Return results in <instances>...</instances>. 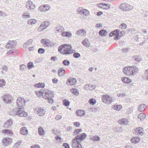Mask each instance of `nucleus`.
Here are the masks:
<instances>
[{
    "mask_svg": "<svg viewBox=\"0 0 148 148\" xmlns=\"http://www.w3.org/2000/svg\"><path fill=\"white\" fill-rule=\"evenodd\" d=\"M71 45L65 44L61 45L58 49L59 52L61 54L64 55L73 53L75 52V50L71 49Z\"/></svg>",
    "mask_w": 148,
    "mask_h": 148,
    "instance_id": "obj_1",
    "label": "nucleus"
},
{
    "mask_svg": "<svg viewBox=\"0 0 148 148\" xmlns=\"http://www.w3.org/2000/svg\"><path fill=\"white\" fill-rule=\"evenodd\" d=\"M86 136L87 135L85 133H83L80 136H76L73 140V148H82V146L80 143V142L83 140Z\"/></svg>",
    "mask_w": 148,
    "mask_h": 148,
    "instance_id": "obj_2",
    "label": "nucleus"
},
{
    "mask_svg": "<svg viewBox=\"0 0 148 148\" xmlns=\"http://www.w3.org/2000/svg\"><path fill=\"white\" fill-rule=\"evenodd\" d=\"M138 71V69L135 66L124 67L123 70L124 73L128 76L135 75Z\"/></svg>",
    "mask_w": 148,
    "mask_h": 148,
    "instance_id": "obj_3",
    "label": "nucleus"
},
{
    "mask_svg": "<svg viewBox=\"0 0 148 148\" xmlns=\"http://www.w3.org/2000/svg\"><path fill=\"white\" fill-rule=\"evenodd\" d=\"M54 93L51 91L47 90L43 95V98L45 99L48 100L49 103H52L53 102V100L52 99L54 97Z\"/></svg>",
    "mask_w": 148,
    "mask_h": 148,
    "instance_id": "obj_4",
    "label": "nucleus"
},
{
    "mask_svg": "<svg viewBox=\"0 0 148 148\" xmlns=\"http://www.w3.org/2000/svg\"><path fill=\"white\" fill-rule=\"evenodd\" d=\"M11 113L12 115H17L21 117H26L28 114L24 111L20 109L17 110L16 108L12 110Z\"/></svg>",
    "mask_w": 148,
    "mask_h": 148,
    "instance_id": "obj_5",
    "label": "nucleus"
},
{
    "mask_svg": "<svg viewBox=\"0 0 148 148\" xmlns=\"http://www.w3.org/2000/svg\"><path fill=\"white\" fill-rule=\"evenodd\" d=\"M102 102L108 104H110L113 101L112 97L108 95H104L101 97Z\"/></svg>",
    "mask_w": 148,
    "mask_h": 148,
    "instance_id": "obj_6",
    "label": "nucleus"
},
{
    "mask_svg": "<svg viewBox=\"0 0 148 148\" xmlns=\"http://www.w3.org/2000/svg\"><path fill=\"white\" fill-rule=\"evenodd\" d=\"M25 100L23 98L18 97L16 101L17 106L18 107V109L22 110V108L25 105Z\"/></svg>",
    "mask_w": 148,
    "mask_h": 148,
    "instance_id": "obj_7",
    "label": "nucleus"
},
{
    "mask_svg": "<svg viewBox=\"0 0 148 148\" xmlns=\"http://www.w3.org/2000/svg\"><path fill=\"white\" fill-rule=\"evenodd\" d=\"M119 8L124 11H129L133 9V6L127 3H122L119 6Z\"/></svg>",
    "mask_w": 148,
    "mask_h": 148,
    "instance_id": "obj_8",
    "label": "nucleus"
},
{
    "mask_svg": "<svg viewBox=\"0 0 148 148\" xmlns=\"http://www.w3.org/2000/svg\"><path fill=\"white\" fill-rule=\"evenodd\" d=\"M77 12L79 14H83L86 16H88L90 14V12L88 10L82 7L78 8L77 10Z\"/></svg>",
    "mask_w": 148,
    "mask_h": 148,
    "instance_id": "obj_9",
    "label": "nucleus"
},
{
    "mask_svg": "<svg viewBox=\"0 0 148 148\" xmlns=\"http://www.w3.org/2000/svg\"><path fill=\"white\" fill-rule=\"evenodd\" d=\"M4 102L6 103L10 104L12 103V97L9 94H6L2 97Z\"/></svg>",
    "mask_w": 148,
    "mask_h": 148,
    "instance_id": "obj_10",
    "label": "nucleus"
},
{
    "mask_svg": "<svg viewBox=\"0 0 148 148\" xmlns=\"http://www.w3.org/2000/svg\"><path fill=\"white\" fill-rule=\"evenodd\" d=\"M50 23L49 21H46L43 23L38 29V32H41L45 29L49 25Z\"/></svg>",
    "mask_w": 148,
    "mask_h": 148,
    "instance_id": "obj_11",
    "label": "nucleus"
},
{
    "mask_svg": "<svg viewBox=\"0 0 148 148\" xmlns=\"http://www.w3.org/2000/svg\"><path fill=\"white\" fill-rule=\"evenodd\" d=\"M119 34L120 33L119 31H118L117 30H116L111 32L109 34V36H115L114 37V39L115 40H118L121 37Z\"/></svg>",
    "mask_w": 148,
    "mask_h": 148,
    "instance_id": "obj_12",
    "label": "nucleus"
},
{
    "mask_svg": "<svg viewBox=\"0 0 148 148\" xmlns=\"http://www.w3.org/2000/svg\"><path fill=\"white\" fill-rule=\"evenodd\" d=\"M50 8L51 7L49 5L45 4L40 6L38 10L40 12H46L49 10Z\"/></svg>",
    "mask_w": 148,
    "mask_h": 148,
    "instance_id": "obj_13",
    "label": "nucleus"
},
{
    "mask_svg": "<svg viewBox=\"0 0 148 148\" xmlns=\"http://www.w3.org/2000/svg\"><path fill=\"white\" fill-rule=\"evenodd\" d=\"M16 43L14 41H9L5 46L7 49L14 48L16 47Z\"/></svg>",
    "mask_w": 148,
    "mask_h": 148,
    "instance_id": "obj_14",
    "label": "nucleus"
},
{
    "mask_svg": "<svg viewBox=\"0 0 148 148\" xmlns=\"http://www.w3.org/2000/svg\"><path fill=\"white\" fill-rule=\"evenodd\" d=\"M26 6L28 10H33L36 8L35 5L30 1H29L26 2Z\"/></svg>",
    "mask_w": 148,
    "mask_h": 148,
    "instance_id": "obj_15",
    "label": "nucleus"
},
{
    "mask_svg": "<svg viewBox=\"0 0 148 148\" xmlns=\"http://www.w3.org/2000/svg\"><path fill=\"white\" fill-rule=\"evenodd\" d=\"M12 141L11 138L6 137L3 139L2 140V143L4 145H7L10 144Z\"/></svg>",
    "mask_w": 148,
    "mask_h": 148,
    "instance_id": "obj_16",
    "label": "nucleus"
},
{
    "mask_svg": "<svg viewBox=\"0 0 148 148\" xmlns=\"http://www.w3.org/2000/svg\"><path fill=\"white\" fill-rule=\"evenodd\" d=\"M134 133L139 135L142 136L143 134L144 131L143 128L142 127H137L134 130Z\"/></svg>",
    "mask_w": 148,
    "mask_h": 148,
    "instance_id": "obj_17",
    "label": "nucleus"
},
{
    "mask_svg": "<svg viewBox=\"0 0 148 148\" xmlns=\"http://www.w3.org/2000/svg\"><path fill=\"white\" fill-rule=\"evenodd\" d=\"M76 79L74 78H70L66 82V84L69 85H75L76 83Z\"/></svg>",
    "mask_w": 148,
    "mask_h": 148,
    "instance_id": "obj_18",
    "label": "nucleus"
},
{
    "mask_svg": "<svg viewBox=\"0 0 148 148\" xmlns=\"http://www.w3.org/2000/svg\"><path fill=\"white\" fill-rule=\"evenodd\" d=\"M12 120L11 119H9L5 123L3 127L5 128H9L12 125Z\"/></svg>",
    "mask_w": 148,
    "mask_h": 148,
    "instance_id": "obj_19",
    "label": "nucleus"
},
{
    "mask_svg": "<svg viewBox=\"0 0 148 148\" xmlns=\"http://www.w3.org/2000/svg\"><path fill=\"white\" fill-rule=\"evenodd\" d=\"M76 33L78 35L82 36H85L86 34V31L84 29H79L77 31Z\"/></svg>",
    "mask_w": 148,
    "mask_h": 148,
    "instance_id": "obj_20",
    "label": "nucleus"
},
{
    "mask_svg": "<svg viewBox=\"0 0 148 148\" xmlns=\"http://www.w3.org/2000/svg\"><path fill=\"white\" fill-rule=\"evenodd\" d=\"M118 122L121 125H126L129 123V121L127 119L123 118L119 119Z\"/></svg>",
    "mask_w": 148,
    "mask_h": 148,
    "instance_id": "obj_21",
    "label": "nucleus"
},
{
    "mask_svg": "<svg viewBox=\"0 0 148 148\" xmlns=\"http://www.w3.org/2000/svg\"><path fill=\"white\" fill-rule=\"evenodd\" d=\"M96 86L90 84H87L85 85L84 88L86 90H92L94 89Z\"/></svg>",
    "mask_w": 148,
    "mask_h": 148,
    "instance_id": "obj_22",
    "label": "nucleus"
},
{
    "mask_svg": "<svg viewBox=\"0 0 148 148\" xmlns=\"http://www.w3.org/2000/svg\"><path fill=\"white\" fill-rule=\"evenodd\" d=\"M121 80L123 83L126 84H129L132 81L131 79L127 77H121Z\"/></svg>",
    "mask_w": 148,
    "mask_h": 148,
    "instance_id": "obj_23",
    "label": "nucleus"
},
{
    "mask_svg": "<svg viewBox=\"0 0 148 148\" xmlns=\"http://www.w3.org/2000/svg\"><path fill=\"white\" fill-rule=\"evenodd\" d=\"M76 114L78 116L82 117L85 115V112L84 110H78L76 112Z\"/></svg>",
    "mask_w": 148,
    "mask_h": 148,
    "instance_id": "obj_24",
    "label": "nucleus"
},
{
    "mask_svg": "<svg viewBox=\"0 0 148 148\" xmlns=\"http://www.w3.org/2000/svg\"><path fill=\"white\" fill-rule=\"evenodd\" d=\"M45 111L43 108H40L38 110L37 114L39 116H42L45 114Z\"/></svg>",
    "mask_w": 148,
    "mask_h": 148,
    "instance_id": "obj_25",
    "label": "nucleus"
},
{
    "mask_svg": "<svg viewBox=\"0 0 148 148\" xmlns=\"http://www.w3.org/2000/svg\"><path fill=\"white\" fill-rule=\"evenodd\" d=\"M43 90V89L42 88L40 89V90L36 91V94L38 96L40 97L41 96H42L43 97V95L44 94V91Z\"/></svg>",
    "mask_w": 148,
    "mask_h": 148,
    "instance_id": "obj_26",
    "label": "nucleus"
},
{
    "mask_svg": "<svg viewBox=\"0 0 148 148\" xmlns=\"http://www.w3.org/2000/svg\"><path fill=\"white\" fill-rule=\"evenodd\" d=\"M62 35L64 37H70L72 35V34L68 32H63L62 34Z\"/></svg>",
    "mask_w": 148,
    "mask_h": 148,
    "instance_id": "obj_27",
    "label": "nucleus"
},
{
    "mask_svg": "<svg viewBox=\"0 0 148 148\" xmlns=\"http://www.w3.org/2000/svg\"><path fill=\"white\" fill-rule=\"evenodd\" d=\"M140 138L138 137H133L131 140V142L134 144H136L140 141Z\"/></svg>",
    "mask_w": 148,
    "mask_h": 148,
    "instance_id": "obj_28",
    "label": "nucleus"
},
{
    "mask_svg": "<svg viewBox=\"0 0 148 148\" xmlns=\"http://www.w3.org/2000/svg\"><path fill=\"white\" fill-rule=\"evenodd\" d=\"M20 133L21 134L25 135H26L28 133V131L27 130L26 127H23L21 128L20 130Z\"/></svg>",
    "mask_w": 148,
    "mask_h": 148,
    "instance_id": "obj_29",
    "label": "nucleus"
},
{
    "mask_svg": "<svg viewBox=\"0 0 148 148\" xmlns=\"http://www.w3.org/2000/svg\"><path fill=\"white\" fill-rule=\"evenodd\" d=\"M82 43L86 47H89L90 46L89 41L87 39H86L83 40Z\"/></svg>",
    "mask_w": 148,
    "mask_h": 148,
    "instance_id": "obj_30",
    "label": "nucleus"
},
{
    "mask_svg": "<svg viewBox=\"0 0 148 148\" xmlns=\"http://www.w3.org/2000/svg\"><path fill=\"white\" fill-rule=\"evenodd\" d=\"M90 139L94 142L98 141L100 140V137L97 136H91Z\"/></svg>",
    "mask_w": 148,
    "mask_h": 148,
    "instance_id": "obj_31",
    "label": "nucleus"
},
{
    "mask_svg": "<svg viewBox=\"0 0 148 148\" xmlns=\"http://www.w3.org/2000/svg\"><path fill=\"white\" fill-rule=\"evenodd\" d=\"M146 108V106L144 104H142L138 106V110L139 111L142 112L144 111Z\"/></svg>",
    "mask_w": 148,
    "mask_h": 148,
    "instance_id": "obj_32",
    "label": "nucleus"
},
{
    "mask_svg": "<svg viewBox=\"0 0 148 148\" xmlns=\"http://www.w3.org/2000/svg\"><path fill=\"white\" fill-rule=\"evenodd\" d=\"M65 70L62 68L59 69L58 71V73L59 76L62 77L65 74Z\"/></svg>",
    "mask_w": 148,
    "mask_h": 148,
    "instance_id": "obj_33",
    "label": "nucleus"
},
{
    "mask_svg": "<svg viewBox=\"0 0 148 148\" xmlns=\"http://www.w3.org/2000/svg\"><path fill=\"white\" fill-rule=\"evenodd\" d=\"M146 117V115L143 113H140L138 116V118L140 121H143Z\"/></svg>",
    "mask_w": 148,
    "mask_h": 148,
    "instance_id": "obj_34",
    "label": "nucleus"
},
{
    "mask_svg": "<svg viewBox=\"0 0 148 148\" xmlns=\"http://www.w3.org/2000/svg\"><path fill=\"white\" fill-rule=\"evenodd\" d=\"M37 21L34 19H30L27 21V23L29 25H32L36 23Z\"/></svg>",
    "mask_w": 148,
    "mask_h": 148,
    "instance_id": "obj_35",
    "label": "nucleus"
},
{
    "mask_svg": "<svg viewBox=\"0 0 148 148\" xmlns=\"http://www.w3.org/2000/svg\"><path fill=\"white\" fill-rule=\"evenodd\" d=\"M2 132L3 133L7 134L12 135V132L11 130L8 129L3 130Z\"/></svg>",
    "mask_w": 148,
    "mask_h": 148,
    "instance_id": "obj_36",
    "label": "nucleus"
},
{
    "mask_svg": "<svg viewBox=\"0 0 148 148\" xmlns=\"http://www.w3.org/2000/svg\"><path fill=\"white\" fill-rule=\"evenodd\" d=\"M30 17V14L27 12H25L23 14L22 18L23 19H27Z\"/></svg>",
    "mask_w": 148,
    "mask_h": 148,
    "instance_id": "obj_37",
    "label": "nucleus"
},
{
    "mask_svg": "<svg viewBox=\"0 0 148 148\" xmlns=\"http://www.w3.org/2000/svg\"><path fill=\"white\" fill-rule=\"evenodd\" d=\"M71 92L74 93L76 95H77L79 94V90L77 89L74 88L71 89Z\"/></svg>",
    "mask_w": 148,
    "mask_h": 148,
    "instance_id": "obj_38",
    "label": "nucleus"
},
{
    "mask_svg": "<svg viewBox=\"0 0 148 148\" xmlns=\"http://www.w3.org/2000/svg\"><path fill=\"white\" fill-rule=\"evenodd\" d=\"M38 131L39 134L40 136L44 135V130L43 129L41 126H40L38 128Z\"/></svg>",
    "mask_w": 148,
    "mask_h": 148,
    "instance_id": "obj_39",
    "label": "nucleus"
},
{
    "mask_svg": "<svg viewBox=\"0 0 148 148\" xmlns=\"http://www.w3.org/2000/svg\"><path fill=\"white\" fill-rule=\"evenodd\" d=\"M64 29V28L61 26H57L56 28V31L59 33L63 31Z\"/></svg>",
    "mask_w": 148,
    "mask_h": 148,
    "instance_id": "obj_40",
    "label": "nucleus"
},
{
    "mask_svg": "<svg viewBox=\"0 0 148 148\" xmlns=\"http://www.w3.org/2000/svg\"><path fill=\"white\" fill-rule=\"evenodd\" d=\"M112 108L113 109L117 111H119L122 108V107L120 105L114 106Z\"/></svg>",
    "mask_w": 148,
    "mask_h": 148,
    "instance_id": "obj_41",
    "label": "nucleus"
},
{
    "mask_svg": "<svg viewBox=\"0 0 148 148\" xmlns=\"http://www.w3.org/2000/svg\"><path fill=\"white\" fill-rule=\"evenodd\" d=\"M106 31L104 29H102L99 32V34L101 36H105L107 33Z\"/></svg>",
    "mask_w": 148,
    "mask_h": 148,
    "instance_id": "obj_42",
    "label": "nucleus"
},
{
    "mask_svg": "<svg viewBox=\"0 0 148 148\" xmlns=\"http://www.w3.org/2000/svg\"><path fill=\"white\" fill-rule=\"evenodd\" d=\"M133 59L137 62H140L142 60V59L140 58V56H134Z\"/></svg>",
    "mask_w": 148,
    "mask_h": 148,
    "instance_id": "obj_43",
    "label": "nucleus"
},
{
    "mask_svg": "<svg viewBox=\"0 0 148 148\" xmlns=\"http://www.w3.org/2000/svg\"><path fill=\"white\" fill-rule=\"evenodd\" d=\"M6 82L3 79H0V87L2 88L5 85Z\"/></svg>",
    "mask_w": 148,
    "mask_h": 148,
    "instance_id": "obj_44",
    "label": "nucleus"
},
{
    "mask_svg": "<svg viewBox=\"0 0 148 148\" xmlns=\"http://www.w3.org/2000/svg\"><path fill=\"white\" fill-rule=\"evenodd\" d=\"M22 142L21 140H19L17 143L15 144L14 146V148H18L19 147L20 143H21Z\"/></svg>",
    "mask_w": 148,
    "mask_h": 148,
    "instance_id": "obj_45",
    "label": "nucleus"
},
{
    "mask_svg": "<svg viewBox=\"0 0 148 148\" xmlns=\"http://www.w3.org/2000/svg\"><path fill=\"white\" fill-rule=\"evenodd\" d=\"M45 86V84L44 83H39L36 84V87L44 88Z\"/></svg>",
    "mask_w": 148,
    "mask_h": 148,
    "instance_id": "obj_46",
    "label": "nucleus"
},
{
    "mask_svg": "<svg viewBox=\"0 0 148 148\" xmlns=\"http://www.w3.org/2000/svg\"><path fill=\"white\" fill-rule=\"evenodd\" d=\"M20 70L21 71H25L27 69L26 66L24 64H22L20 65Z\"/></svg>",
    "mask_w": 148,
    "mask_h": 148,
    "instance_id": "obj_47",
    "label": "nucleus"
},
{
    "mask_svg": "<svg viewBox=\"0 0 148 148\" xmlns=\"http://www.w3.org/2000/svg\"><path fill=\"white\" fill-rule=\"evenodd\" d=\"M89 103L91 105H94L95 104L96 101L95 99L92 98L89 100Z\"/></svg>",
    "mask_w": 148,
    "mask_h": 148,
    "instance_id": "obj_48",
    "label": "nucleus"
},
{
    "mask_svg": "<svg viewBox=\"0 0 148 148\" xmlns=\"http://www.w3.org/2000/svg\"><path fill=\"white\" fill-rule=\"evenodd\" d=\"M127 25L125 23H122L119 26V27L122 29H125L127 27Z\"/></svg>",
    "mask_w": 148,
    "mask_h": 148,
    "instance_id": "obj_49",
    "label": "nucleus"
},
{
    "mask_svg": "<svg viewBox=\"0 0 148 148\" xmlns=\"http://www.w3.org/2000/svg\"><path fill=\"white\" fill-rule=\"evenodd\" d=\"M27 68L29 69H30L34 67L33 64L31 62H29L27 63Z\"/></svg>",
    "mask_w": 148,
    "mask_h": 148,
    "instance_id": "obj_50",
    "label": "nucleus"
},
{
    "mask_svg": "<svg viewBox=\"0 0 148 148\" xmlns=\"http://www.w3.org/2000/svg\"><path fill=\"white\" fill-rule=\"evenodd\" d=\"M62 64L65 66H68L70 64V62L67 60H64L63 61Z\"/></svg>",
    "mask_w": 148,
    "mask_h": 148,
    "instance_id": "obj_51",
    "label": "nucleus"
},
{
    "mask_svg": "<svg viewBox=\"0 0 148 148\" xmlns=\"http://www.w3.org/2000/svg\"><path fill=\"white\" fill-rule=\"evenodd\" d=\"M42 43L44 44L45 45H47L48 43V42L47 41L46 39H43L41 40Z\"/></svg>",
    "mask_w": 148,
    "mask_h": 148,
    "instance_id": "obj_52",
    "label": "nucleus"
},
{
    "mask_svg": "<svg viewBox=\"0 0 148 148\" xmlns=\"http://www.w3.org/2000/svg\"><path fill=\"white\" fill-rule=\"evenodd\" d=\"M80 56V54L77 52H75L74 53V54L73 55V56L74 57L76 58H78Z\"/></svg>",
    "mask_w": 148,
    "mask_h": 148,
    "instance_id": "obj_53",
    "label": "nucleus"
},
{
    "mask_svg": "<svg viewBox=\"0 0 148 148\" xmlns=\"http://www.w3.org/2000/svg\"><path fill=\"white\" fill-rule=\"evenodd\" d=\"M33 40L32 39H30L28 40L27 42H26L25 44H24V45H29L30 44H31Z\"/></svg>",
    "mask_w": 148,
    "mask_h": 148,
    "instance_id": "obj_54",
    "label": "nucleus"
},
{
    "mask_svg": "<svg viewBox=\"0 0 148 148\" xmlns=\"http://www.w3.org/2000/svg\"><path fill=\"white\" fill-rule=\"evenodd\" d=\"M64 105L66 106H68L70 104V102L67 100H65L63 101Z\"/></svg>",
    "mask_w": 148,
    "mask_h": 148,
    "instance_id": "obj_55",
    "label": "nucleus"
},
{
    "mask_svg": "<svg viewBox=\"0 0 148 148\" xmlns=\"http://www.w3.org/2000/svg\"><path fill=\"white\" fill-rule=\"evenodd\" d=\"M130 49L127 48H123L121 49V51L123 53H127L129 51H130Z\"/></svg>",
    "mask_w": 148,
    "mask_h": 148,
    "instance_id": "obj_56",
    "label": "nucleus"
},
{
    "mask_svg": "<svg viewBox=\"0 0 148 148\" xmlns=\"http://www.w3.org/2000/svg\"><path fill=\"white\" fill-rule=\"evenodd\" d=\"M133 108L132 107H130L128 108L127 110V113H128V114L130 113H131L133 111Z\"/></svg>",
    "mask_w": 148,
    "mask_h": 148,
    "instance_id": "obj_57",
    "label": "nucleus"
},
{
    "mask_svg": "<svg viewBox=\"0 0 148 148\" xmlns=\"http://www.w3.org/2000/svg\"><path fill=\"white\" fill-rule=\"evenodd\" d=\"M45 51V50L43 49L40 48L38 49V52L39 53L42 54Z\"/></svg>",
    "mask_w": 148,
    "mask_h": 148,
    "instance_id": "obj_58",
    "label": "nucleus"
},
{
    "mask_svg": "<svg viewBox=\"0 0 148 148\" xmlns=\"http://www.w3.org/2000/svg\"><path fill=\"white\" fill-rule=\"evenodd\" d=\"M82 131L81 129H77L75 130L74 132V134L75 135L81 132Z\"/></svg>",
    "mask_w": 148,
    "mask_h": 148,
    "instance_id": "obj_59",
    "label": "nucleus"
},
{
    "mask_svg": "<svg viewBox=\"0 0 148 148\" xmlns=\"http://www.w3.org/2000/svg\"><path fill=\"white\" fill-rule=\"evenodd\" d=\"M103 9H108L110 8V5L109 4L104 3Z\"/></svg>",
    "mask_w": 148,
    "mask_h": 148,
    "instance_id": "obj_60",
    "label": "nucleus"
},
{
    "mask_svg": "<svg viewBox=\"0 0 148 148\" xmlns=\"http://www.w3.org/2000/svg\"><path fill=\"white\" fill-rule=\"evenodd\" d=\"M104 3H98L97 4V6L99 8H102L103 9Z\"/></svg>",
    "mask_w": 148,
    "mask_h": 148,
    "instance_id": "obj_61",
    "label": "nucleus"
},
{
    "mask_svg": "<svg viewBox=\"0 0 148 148\" xmlns=\"http://www.w3.org/2000/svg\"><path fill=\"white\" fill-rule=\"evenodd\" d=\"M40 147L39 145L37 144L34 145H32L30 148H39Z\"/></svg>",
    "mask_w": 148,
    "mask_h": 148,
    "instance_id": "obj_62",
    "label": "nucleus"
},
{
    "mask_svg": "<svg viewBox=\"0 0 148 148\" xmlns=\"http://www.w3.org/2000/svg\"><path fill=\"white\" fill-rule=\"evenodd\" d=\"M63 146L65 147V148H70L69 144L66 143H64Z\"/></svg>",
    "mask_w": 148,
    "mask_h": 148,
    "instance_id": "obj_63",
    "label": "nucleus"
},
{
    "mask_svg": "<svg viewBox=\"0 0 148 148\" xmlns=\"http://www.w3.org/2000/svg\"><path fill=\"white\" fill-rule=\"evenodd\" d=\"M126 95L125 94V93H118L117 94V96L118 97H124Z\"/></svg>",
    "mask_w": 148,
    "mask_h": 148,
    "instance_id": "obj_64",
    "label": "nucleus"
}]
</instances>
